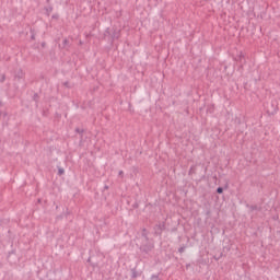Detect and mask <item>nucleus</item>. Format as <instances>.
<instances>
[{
	"label": "nucleus",
	"mask_w": 280,
	"mask_h": 280,
	"mask_svg": "<svg viewBox=\"0 0 280 280\" xmlns=\"http://www.w3.org/2000/svg\"><path fill=\"white\" fill-rule=\"evenodd\" d=\"M224 191V189L222 188V187H219L218 189H217V192L218 194H222Z\"/></svg>",
	"instance_id": "3"
},
{
	"label": "nucleus",
	"mask_w": 280,
	"mask_h": 280,
	"mask_svg": "<svg viewBox=\"0 0 280 280\" xmlns=\"http://www.w3.org/2000/svg\"><path fill=\"white\" fill-rule=\"evenodd\" d=\"M240 58H244V55L241 52Z\"/></svg>",
	"instance_id": "6"
},
{
	"label": "nucleus",
	"mask_w": 280,
	"mask_h": 280,
	"mask_svg": "<svg viewBox=\"0 0 280 280\" xmlns=\"http://www.w3.org/2000/svg\"><path fill=\"white\" fill-rule=\"evenodd\" d=\"M119 176H124V171H119Z\"/></svg>",
	"instance_id": "5"
},
{
	"label": "nucleus",
	"mask_w": 280,
	"mask_h": 280,
	"mask_svg": "<svg viewBox=\"0 0 280 280\" xmlns=\"http://www.w3.org/2000/svg\"><path fill=\"white\" fill-rule=\"evenodd\" d=\"M0 82L3 83L5 82V74H2L1 79H0Z\"/></svg>",
	"instance_id": "4"
},
{
	"label": "nucleus",
	"mask_w": 280,
	"mask_h": 280,
	"mask_svg": "<svg viewBox=\"0 0 280 280\" xmlns=\"http://www.w3.org/2000/svg\"><path fill=\"white\" fill-rule=\"evenodd\" d=\"M58 172H59V176H62V174H65V170L63 168H59Z\"/></svg>",
	"instance_id": "2"
},
{
	"label": "nucleus",
	"mask_w": 280,
	"mask_h": 280,
	"mask_svg": "<svg viewBox=\"0 0 280 280\" xmlns=\"http://www.w3.org/2000/svg\"><path fill=\"white\" fill-rule=\"evenodd\" d=\"M185 248H186L185 246L179 247L178 253H185Z\"/></svg>",
	"instance_id": "1"
}]
</instances>
